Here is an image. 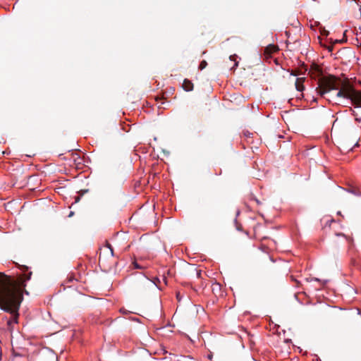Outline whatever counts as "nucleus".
I'll list each match as a JSON object with an SVG mask.
<instances>
[{
	"label": "nucleus",
	"instance_id": "nucleus-1",
	"mask_svg": "<svg viewBox=\"0 0 361 361\" xmlns=\"http://www.w3.org/2000/svg\"><path fill=\"white\" fill-rule=\"evenodd\" d=\"M32 272L24 273L19 279H15L0 272V308L14 315L17 322L18 310L23 299L25 282L30 279Z\"/></svg>",
	"mask_w": 361,
	"mask_h": 361
},
{
	"label": "nucleus",
	"instance_id": "nucleus-2",
	"mask_svg": "<svg viewBox=\"0 0 361 361\" xmlns=\"http://www.w3.org/2000/svg\"><path fill=\"white\" fill-rule=\"evenodd\" d=\"M319 94L323 97L331 90H337L335 97L338 99H350L355 107H361V92L355 90L348 81H342L335 75L323 78L319 80Z\"/></svg>",
	"mask_w": 361,
	"mask_h": 361
},
{
	"label": "nucleus",
	"instance_id": "nucleus-20",
	"mask_svg": "<svg viewBox=\"0 0 361 361\" xmlns=\"http://www.w3.org/2000/svg\"><path fill=\"white\" fill-rule=\"evenodd\" d=\"M197 276H198V277H200V275H201L200 271L197 272Z\"/></svg>",
	"mask_w": 361,
	"mask_h": 361
},
{
	"label": "nucleus",
	"instance_id": "nucleus-21",
	"mask_svg": "<svg viewBox=\"0 0 361 361\" xmlns=\"http://www.w3.org/2000/svg\"><path fill=\"white\" fill-rule=\"evenodd\" d=\"M72 280H73V277H71H71L69 278V281H72Z\"/></svg>",
	"mask_w": 361,
	"mask_h": 361
},
{
	"label": "nucleus",
	"instance_id": "nucleus-18",
	"mask_svg": "<svg viewBox=\"0 0 361 361\" xmlns=\"http://www.w3.org/2000/svg\"><path fill=\"white\" fill-rule=\"evenodd\" d=\"M108 247H109V249L111 250V254L113 255V254H114L113 248L111 247V245H110V244H108Z\"/></svg>",
	"mask_w": 361,
	"mask_h": 361
},
{
	"label": "nucleus",
	"instance_id": "nucleus-7",
	"mask_svg": "<svg viewBox=\"0 0 361 361\" xmlns=\"http://www.w3.org/2000/svg\"><path fill=\"white\" fill-rule=\"evenodd\" d=\"M238 56L236 54L231 55L229 59L231 61H235L234 66L232 68H236L238 66V61H236Z\"/></svg>",
	"mask_w": 361,
	"mask_h": 361
},
{
	"label": "nucleus",
	"instance_id": "nucleus-14",
	"mask_svg": "<svg viewBox=\"0 0 361 361\" xmlns=\"http://www.w3.org/2000/svg\"><path fill=\"white\" fill-rule=\"evenodd\" d=\"M329 31H327V30H324L322 32V35H325V36H328V35H329Z\"/></svg>",
	"mask_w": 361,
	"mask_h": 361
},
{
	"label": "nucleus",
	"instance_id": "nucleus-11",
	"mask_svg": "<svg viewBox=\"0 0 361 361\" xmlns=\"http://www.w3.org/2000/svg\"><path fill=\"white\" fill-rule=\"evenodd\" d=\"M350 111H352L353 115L355 116V120L357 121L360 122L361 121V118L357 117V114L354 110H353L351 108H350Z\"/></svg>",
	"mask_w": 361,
	"mask_h": 361
},
{
	"label": "nucleus",
	"instance_id": "nucleus-5",
	"mask_svg": "<svg viewBox=\"0 0 361 361\" xmlns=\"http://www.w3.org/2000/svg\"><path fill=\"white\" fill-rule=\"evenodd\" d=\"M193 83L188 79H185L183 82V88L185 91L189 92L193 90Z\"/></svg>",
	"mask_w": 361,
	"mask_h": 361
},
{
	"label": "nucleus",
	"instance_id": "nucleus-16",
	"mask_svg": "<svg viewBox=\"0 0 361 361\" xmlns=\"http://www.w3.org/2000/svg\"><path fill=\"white\" fill-rule=\"evenodd\" d=\"M176 298H177V299H178V300H180V293H179V292H178V293H176Z\"/></svg>",
	"mask_w": 361,
	"mask_h": 361
},
{
	"label": "nucleus",
	"instance_id": "nucleus-10",
	"mask_svg": "<svg viewBox=\"0 0 361 361\" xmlns=\"http://www.w3.org/2000/svg\"><path fill=\"white\" fill-rule=\"evenodd\" d=\"M221 289V285L220 283L215 282L212 284V290L214 291L216 290H220Z\"/></svg>",
	"mask_w": 361,
	"mask_h": 361
},
{
	"label": "nucleus",
	"instance_id": "nucleus-19",
	"mask_svg": "<svg viewBox=\"0 0 361 361\" xmlns=\"http://www.w3.org/2000/svg\"><path fill=\"white\" fill-rule=\"evenodd\" d=\"M254 200L256 202V203L257 204H261V202L257 199L255 198Z\"/></svg>",
	"mask_w": 361,
	"mask_h": 361
},
{
	"label": "nucleus",
	"instance_id": "nucleus-4",
	"mask_svg": "<svg viewBox=\"0 0 361 361\" xmlns=\"http://www.w3.org/2000/svg\"><path fill=\"white\" fill-rule=\"evenodd\" d=\"M279 51V47L274 44H269L264 49V54L270 56L271 54Z\"/></svg>",
	"mask_w": 361,
	"mask_h": 361
},
{
	"label": "nucleus",
	"instance_id": "nucleus-9",
	"mask_svg": "<svg viewBox=\"0 0 361 361\" xmlns=\"http://www.w3.org/2000/svg\"><path fill=\"white\" fill-rule=\"evenodd\" d=\"M207 62L205 60H203L200 63L199 69L203 70L207 67Z\"/></svg>",
	"mask_w": 361,
	"mask_h": 361
},
{
	"label": "nucleus",
	"instance_id": "nucleus-22",
	"mask_svg": "<svg viewBox=\"0 0 361 361\" xmlns=\"http://www.w3.org/2000/svg\"><path fill=\"white\" fill-rule=\"evenodd\" d=\"M336 42H342V41L336 40Z\"/></svg>",
	"mask_w": 361,
	"mask_h": 361
},
{
	"label": "nucleus",
	"instance_id": "nucleus-6",
	"mask_svg": "<svg viewBox=\"0 0 361 361\" xmlns=\"http://www.w3.org/2000/svg\"><path fill=\"white\" fill-rule=\"evenodd\" d=\"M304 80H305V78H297V80L295 81V87L298 91H302L304 90V88H305L304 85H303Z\"/></svg>",
	"mask_w": 361,
	"mask_h": 361
},
{
	"label": "nucleus",
	"instance_id": "nucleus-17",
	"mask_svg": "<svg viewBox=\"0 0 361 361\" xmlns=\"http://www.w3.org/2000/svg\"><path fill=\"white\" fill-rule=\"evenodd\" d=\"M327 49H328V50H329V51H333V46H332V45L329 46V47H327Z\"/></svg>",
	"mask_w": 361,
	"mask_h": 361
},
{
	"label": "nucleus",
	"instance_id": "nucleus-12",
	"mask_svg": "<svg viewBox=\"0 0 361 361\" xmlns=\"http://www.w3.org/2000/svg\"><path fill=\"white\" fill-rule=\"evenodd\" d=\"M134 268L135 269H142V267L140 266L136 262L133 263Z\"/></svg>",
	"mask_w": 361,
	"mask_h": 361
},
{
	"label": "nucleus",
	"instance_id": "nucleus-3",
	"mask_svg": "<svg viewBox=\"0 0 361 361\" xmlns=\"http://www.w3.org/2000/svg\"><path fill=\"white\" fill-rule=\"evenodd\" d=\"M309 74L311 75L312 78H319L318 79V82H317V85H319V80L321 79H322L323 78H326V76H323L322 75V71L321 70V68L319 67L318 65L315 64V63H312L311 65V67L310 68V71H309ZM331 75H327V77H329L331 76ZM316 91L317 92V93L322 96L320 94H319V85L317 86V87L316 88Z\"/></svg>",
	"mask_w": 361,
	"mask_h": 361
},
{
	"label": "nucleus",
	"instance_id": "nucleus-8",
	"mask_svg": "<svg viewBox=\"0 0 361 361\" xmlns=\"http://www.w3.org/2000/svg\"><path fill=\"white\" fill-rule=\"evenodd\" d=\"M88 192V190H81L80 192V195H78L75 197V202H79L80 199V196L83 195L84 193L85 192Z\"/></svg>",
	"mask_w": 361,
	"mask_h": 361
},
{
	"label": "nucleus",
	"instance_id": "nucleus-15",
	"mask_svg": "<svg viewBox=\"0 0 361 361\" xmlns=\"http://www.w3.org/2000/svg\"><path fill=\"white\" fill-rule=\"evenodd\" d=\"M155 99H156L157 101H158V100H159V99H160V100H161V99H164V95H162L161 97H159V96H157V97H156Z\"/></svg>",
	"mask_w": 361,
	"mask_h": 361
},
{
	"label": "nucleus",
	"instance_id": "nucleus-13",
	"mask_svg": "<svg viewBox=\"0 0 361 361\" xmlns=\"http://www.w3.org/2000/svg\"><path fill=\"white\" fill-rule=\"evenodd\" d=\"M27 269H28V267H26V266H25V265L21 266V270H22L23 271L25 272V271H27Z\"/></svg>",
	"mask_w": 361,
	"mask_h": 361
}]
</instances>
